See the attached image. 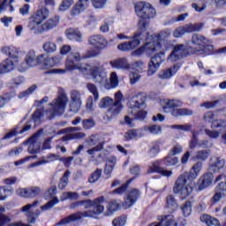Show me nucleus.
<instances>
[{
	"mask_svg": "<svg viewBox=\"0 0 226 226\" xmlns=\"http://www.w3.org/2000/svg\"><path fill=\"white\" fill-rule=\"evenodd\" d=\"M80 61H82V56L79 51L71 52L65 61V69H53L50 71V73L63 75L66 73V72H75V70H79L80 73L87 75V73H89L87 69L90 68V73L95 82L102 86L107 84L109 78L107 77L105 65H103V64L100 63V61H94L86 67L84 64H80Z\"/></svg>",
	"mask_w": 226,
	"mask_h": 226,
	"instance_id": "nucleus-1",
	"label": "nucleus"
},
{
	"mask_svg": "<svg viewBox=\"0 0 226 226\" xmlns=\"http://www.w3.org/2000/svg\"><path fill=\"white\" fill-rule=\"evenodd\" d=\"M49 15L50 11L47 8L37 10L29 19L28 29L34 34H41L59 26V16H54L46 21Z\"/></svg>",
	"mask_w": 226,
	"mask_h": 226,
	"instance_id": "nucleus-2",
	"label": "nucleus"
},
{
	"mask_svg": "<svg viewBox=\"0 0 226 226\" xmlns=\"http://www.w3.org/2000/svg\"><path fill=\"white\" fill-rule=\"evenodd\" d=\"M203 164L201 162H196L191 169L190 173H184L180 175L173 187V192L182 196V199H186L192 195L193 192V183L188 179H197L200 170H202Z\"/></svg>",
	"mask_w": 226,
	"mask_h": 226,
	"instance_id": "nucleus-3",
	"label": "nucleus"
},
{
	"mask_svg": "<svg viewBox=\"0 0 226 226\" xmlns=\"http://www.w3.org/2000/svg\"><path fill=\"white\" fill-rule=\"evenodd\" d=\"M103 202H105V197L101 196L99 198H95L94 200V205L92 210H87L84 212H76L71 214L70 215L63 218L59 222H57L56 226H64L70 225V223H73V222H79V220H82V218H93L94 215H102L103 211H105V207H103Z\"/></svg>",
	"mask_w": 226,
	"mask_h": 226,
	"instance_id": "nucleus-4",
	"label": "nucleus"
},
{
	"mask_svg": "<svg viewBox=\"0 0 226 226\" xmlns=\"http://www.w3.org/2000/svg\"><path fill=\"white\" fill-rule=\"evenodd\" d=\"M146 102V97L141 94H138L131 98L128 102V114L133 116L134 118H131L128 116H125L124 121L128 126H133V121L135 119H139V121H144L147 113L143 110L144 103Z\"/></svg>",
	"mask_w": 226,
	"mask_h": 226,
	"instance_id": "nucleus-5",
	"label": "nucleus"
},
{
	"mask_svg": "<svg viewBox=\"0 0 226 226\" xmlns=\"http://www.w3.org/2000/svg\"><path fill=\"white\" fill-rule=\"evenodd\" d=\"M136 15L140 19L138 24V31L147 34L146 31L149 27V19L156 17L154 7L149 3L139 2L135 5Z\"/></svg>",
	"mask_w": 226,
	"mask_h": 226,
	"instance_id": "nucleus-6",
	"label": "nucleus"
},
{
	"mask_svg": "<svg viewBox=\"0 0 226 226\" xmlns=\"http://www.w3.org/2000/svg\"><path fill=\"white\" fill-rule=\"evenodd\" d=\"M177 163H179V158L171 154L164 159L152 162V165L148 168L147 172V174L156 172L157 174H161V176H164V177H170L172 176V170H165L163 165H166V167H172L177 165Z\"/></svg>",
	"mask_w": 226,
	"mask_h": 226,
	"instance_id": "nucleus-7",
	"label": "nucleus"
},
{
	"mask_svg": "<svg viewBox=\"0 0 226 226\" xmlns=\"http://www.w3.org/2000/svg\"><path fill=\"white\" fill-rule=\"evenodd\" d=\"M191 43L188 50L191 54H195L196 56H204V54H209L213 51V45L207 44V39L204 35L194 34L192 36Z\"/></svg>",
	"mask_w": 226,
	"mask_h": 226,
	"instance_id": "nucleus-8",
	"label": "nucleus"
},
{
	"mask_svg": "<svg viewBox=\"0 0 226 226\" xmlns=\"http://www.w3.org/2000/svg\"><path fill=\"white\" fill-rule=\"evenodd\" d=\"M183 107V102L179 99H168L165 101V104L162 107L163 112L166 114H171L173 117H183L185 116H193L192 109Z\"/></svg>",
	"mask_w": 226,
	"mask_h": 226,
	"instance_id": "nucleus-9",
	"label": "nucleus"
},
{
	"mask_svg": "<svg viewBox=\"0 0 226 226\" xmlns=\"http://www.w3.org/2000/svg\"><path fill=\"white\" fill-rule=\"evenodd\" d=\"M66 103H68V96L65 94H61L55 100L49 103V109L46 112L48 119H54L56 116H61L64 114V109H66Z\"/></svg>",
	"mask_w": 226,
	"mask_h": 226,
	"instance_id": "nucleus-10",
	"label": "nucleus"
},
{
	"mask_svg": "<svg viewBox=\"0 0 226 226\" xmlns=\"http://www.w3.org/2000/svg\"><path fill=\"white\" fill-rule=\"evenodd\" d=\"M123 94L121 92H117L115 94V102L109 97H104L101 100L99 103V107L101 109H107V107H110L109 109V113L112 116H117L121 110H123Z\"/></svg>",
	"mask_w": 226,
	"mask_h": 226,
	"instance_id": "nucleus-11",
	"label": "nucleus"
},
{
	"mask_svg": "<svg viewBox=\"0 0 226 226\" xmlns=\"http://www.w3.org/2000/svg\"><path fill=\"white\" fill-rule=\"evenodd\" d=\"M147 38V34H144L139 30L132 37V41L123 42L117 45L118 50H122V52H128V50H133L136 49L138 45H140V41L146 40Z\"/></svg>",
	"mask_w": 226,
	"mask_h": 226,
	"instance_id": "nucleus-12",
	"label": "nucleus"
},
{
	"mask_svg": "<svg viewBox=\"0 0 226 226\" xmlns=\"http://www.w3.org/2000/svg\"><path fill=\"white\" fill-rule=\"evenodd\" d=\"M158 50H163V48L160 46L158 41L154 37L151 36L148 38L146 44L142 46L137 52L138 54L145 53L147 56H151V54H154V52H158Z\"/></svg>",
	"mask_w": 226,
	"mask_h": 226,
	"instance_id": "nucleus-13",
	"label": "nucleus"
},
{
	"mask_svg": "<svg viewBox=\"0 0 226 226\" xmlns=\"http://www.w3.org/2000/svg\"><path fill=\"white\" fill-rule=\"evenodd\" d=\"M40 193H41V188L38 186L20 188L16 191V195L24 199H35Z\"/></svg>",
	"mask_w": 226,
	"mask_h": 226,
	"instance_id": "nucleus-14",
	"label": "nucleus"
},
{
	"mask_svg": "<svg viewBox=\"0 0 226 226\" xmlns=\"http://www.w3.org/2000/svg\"><path fill=\"white\" fill-rule=\"evenodd\" d=\"M56 192H57V187L56 185H52L48 190L47 194L49 196H47L46 199H51V200L41 207V211H49V209H52L54 206H57V204H59V199H57V197H55Z\"/></svg>",
	"mask_w": 226,
	"mask_h": 226,
	"instance_id": "nucleus-15",
	"label": "nucleus"
},
{
	"mask_svg": "<svg viewBox=\"0 0 226 226\" xmlns=\"http://www.w3.org/2000/svg\"><path fill=\"white\" fill-rule=\"evenodd\" d=\"M40 204V201L35 200L32 204H27L21 207V211L23 213H26V216L27 217V220L29 223H34L36 222V218L40 216V210H35L34 212H30L31 207H36Z\"/></svg>",
	"mask_w": 226,
	"mask_h": 226,
	"instance_id": "nucleus-16",
	"label": "nucleus"
},
{
	"mask_svg": "<svg viewBox=\"0 0 226 226\" xmlns=\"http://www.w3.org/2000/svg\"><path fill=\"white\" fill-rule=\"evenodd\" d=\"M169 38H170V31L162 30L157 34L156 38L154 39L157 41V43L160 44V46L162 48V50H169V49L172 47V42L169 41Z\"/></svg>",
	"mask_w": 226,
	"mask_h": 226,
	"instance_id": "nucleus-17",
	"label": "nucleus"
},
{
	"mask_svg": "<svg viewBox=\"0 0 226 226\" xmlns=\"http://www.w3.org/2000/svg\"><path fill=\"white\" fill-rule=\"evenodd\" d=\"M186 52V46L185 44H177L174 46L173 50L167 57V61L170 63H176V61H180V59L185 56Z\"/></svg>",
	"mask_w": 226,
	"mask_h": 226,
	"instance_id": "nucleus-18",
	"label": "nucleus"
},
{
	"mask_svg": "<svg viewBox=\"0 0 226 226\" xmlns=\"http://www.w3.org/2000/svg\"><path fill=\"white\" fill-rule=\"evenodd\" d=\"M43 57H45V55L41 54L36 56V51L34 49H30L26 54L25 61H26L30 68H34V66H38V64L42 63Z\"/></svg>",
	"mask_w": 226,
	"mask_h": 226,
	"instance_id": "nucleus-19",
	"label": "nucleus"
},
{
	"mask_svg": "<svg viewBox=\"0 0 226 226\" xmlns=\"http://www.w3.org/2000/svg\"><path fill=\"white\" fill-rule=\"evenodd\" d=\"M140 197V191L138 189H131L127 192L126 198L124 199V201L123 203V206L125 209H128V207H132L137 200H139V198Z\"/></svg>",
	"mask_w": 226,
	"mask_h": 226,
	"instance_id": "nucleus-20",
	"label": "nucleus"
},
{
	"mask_svg": "<svg viewBox=\"0 0 226 226\" xmlns=\"http://www.w3.org/2000/svg\"><path fill=\"white\" fill-rule=\"evenodd\" d=\"M215 115L213 112H207L204 116L206 123H211L212 130H226V120H215L213 121Z\"/></svg>",
	"mask_w": 226,
	"mask_h": 226,
	"instance_id": "nucleus-21",
	"label": "nucleus"
},
{
	"mask_svg": "<svg viewBox=\"0 0 226 226\" xmlns=\"http://www.w3.org/2000/svg\"><path fill=\"white\" fill-rule=\"evenodd\" d=\"M181 68V64H176L175 65L169 67L167 69H164L161 71L157 77L161 79L162 80H169V79H172L177 72H179V69Z\"/></svg>",
	"mask_w": 226,
	"mask_h": 226,
	"instance_id": "nucleus-22",
	"label": "nucleus"
},
{
	"mask_svg": "<svg viewBox=\"0 0 226 226\" xmlns=\"http://www.w3.org/2000/svg\"><path fill=\"white\" fill-rule=\"evenodd\" d=\"M88 43L94 47V49H97V50H102L107 47V39L100 34L92 35L88 38Z\"/></svg>",
	"mask_w": 226,
	"mask_h": 226,
	"instance_id": "nucleus-23",
	"label": "nucleus"
},
{
	"mask_svg": "<svg viewBox=\"0 0 226 226\" xmlns=\"http://www.w3.org/2000/svg\"><path fill=\"white\" fill-rule=\"evenodd\" d=\"M1 50L3 54L12 59L15 64L22 60V58L19 56V54H20V50L14 46H4Z\"/></svg>",
	"mask_w": 226,
	"mask_h": 226,
	"instance_id": "nucleus-24",
	"label": "nucleus"
},
{
	"mask_svg": "<svg viewBox=\"0 0 226 226\" xmlns=\"http://www.w3.org/2000/svg\"><path fill=\"white\" fill-rule=\"evenodd\" d=\"M226 198V183L221 182L216 187H215V193L212 197L213 202H220L222 199Z\"/></svg>",
	"mask_w": 226,
	"mask_h": 226,
	"instance_id": "nucleus-25",
	"label": "nucleus"
},
{
	"mask_svg": "<svg viewBox=\"0 0 226 226\" xmlns=\"http://www.w3.org/2000/svg\"><path fill=\"white\" fill-rule=\"evenodd\" d=\"M28 153L30 154H34L36 153H40V147H41V142L38 139V134L34 135L28 140Z\"/></svg>",
	"mask_w": 226,
	"mask_h": 226,
	"instance_id": "nucleus-26",
	"label": "nucleus"
},
{
	"mask_svg": "<svg viewBox=\"0 0 226 226\" xmlns=\"http://www.w3.org/2000/svg\"><path fill=\"white\" fill-rule=\"evenodd\" d=\"M160 226H177L174 215H159L157 218Z\"/></svg>",
	"mask_w": 226,
	"mask_h": 226,
	"instance_id": "nucleus-27",
	"label": "nucleus"
},
{
	"mask_svg": "<svg viewBox=\"0 0 226 226\" xmlns=\"http://www.w3.org/2000/svg\"><path fill=\"white\" fill-rule=\"evenodd\" d=\"M87 8H89V0H79L72 10V15H80Z\"/></svg>",
	"mask_w": 226,
	"mask_h": 226,
	"instance_id": "nucleus-28",
	"label": "nucleus"
},
{
	"mask_svg": "<svg viewBox=\"0 0 226 226\" xmlns=\"http://www.w3.org/2000/svg\"><path fill=\"white\" fill-rule=\"evenodd\" d=\"M213 173H207L203 177H201L199 179V187L198 189L200 191L206 190L207 186H210V185L213 183Z\"/></svg>",
	"mask_w": 226,
	"mask_h": 226,
	"instance_id": "nucleus-29",
	"label": "nucleus"
},
{
	"mask_svg": "<svg viewBox=\"0 0 226 226\" xmlns=\"http://www.w3.org/2000/svg\"><path fill=\"white\" fill-rule=\"evenodd\" d=\"M112 68H116L117 70H130V64L128 63V59L126 58H118L113 60L109 63Z\"/></svg>",
	"mask_w": 226,
	"mask_h": 226,
	"instance_id": "nucleus-30",
	"label": "nucleus"
},
{
	"mask_svg": "<svg viewBox=\"0 0 226 226\" xmlns=\"http://www.w3.org/2000/svg\"><path fill=\"white\" fill-rule=\"evenodd\" d=\"M15 68V60L5 59L0 64V73H10Z\"/></svg>",
	"mask_w": 226,
	"mask_h": 226,
	"instance_id": "nucleus-31",
	"label": "nucleus"
},
{
	"mask_svg": "<svg viewBox=\"0 0 226 226\" xmlns=\"http://www.w3.org/2000/svg\"><path fill=\"white\" fill-rule=\"evenodd\" d=\"M59 63H61V57L59 56L47 57L44 59L42 67L44 70H50V68H54V66H57Z\"/></svg>",
	"mask_w": 226,
	"mask_h": 226,
	"instance_id": "nucleus-32",
	"label": "nucleus"
},
{
	"mask_svg": "<svg viewBox=\"0 0 226 226\" xmlns=\"http://www.w3.org/2000/svg\"><path fill=\"white\" fill-rule=\"evenodd\" d=\"M65 34L71 41H82V34L78 29L70 28L66 30Z\"/></svg>",
	"mask_w": 226,
	"mask_h": 226,
	"instance_id": "nucleus-33",
	"label": "nucleus"
},
{
	"mask_svg": "<svg viewBox=\"0 0 226 226\" xmlns=\"http://www.w3.org/2000/svg\"><path fill=\"white\" fill-rule=\"evenodd\" d=\"M225 167V159L222 157H214L211 159L210 169L211 170H220V169H223Z\"/></svg>",
	"mask_w": 226,
	"mask_h": 226,
	"instance_id": "nucleus-34",
	"label": "nucleus"
},
{
	"mask_svg": "<svg viewBox=\"0 0 226 226\" xmlns=\"http://www.w3.org/2000/svg\"><path fill=\"white\" fill-rule=\"evenodd\" d=\"M177 200L174 198V196L170 195L166 198V209L170 213H175V211H177Z\"/></svg>",
	"mask_w": 226,
	"mask_h": 226,
	"instance_id": "nucleus-35",
	"label": "nucleus"
},
{
	"mask_svg": "<svg viewBox=\"0 0 226 226\" xmlns=\"http://www.w3.org/2000/svg\"><path fill=\"white\" fill-rule=\"evenodd\" d=\"M201 222L206 223L207 226H220V221L218 219L209 215H203L200 216Z\"/></svg>",
	"mask_w": 226,
	"mask_h": 226,
	"instance_id": "nucleus-36",
	"label": "nucleus"
},
{
	"mask_svg": "<svg viewBox=\"0 0 226 226\" xmlns=\"http://www.w3.org/2000/svg\"><path fill=\"white\" fill-rule=\"evenodd\" d=\"M185 33H199L204 27V23L188 24L184 26Z\"/></svg>",
	"mask_w": 226,
	"mask_h": 226,
	"instance_id": "nucleus-37",
	"label": "nucleus"
},
{
	"mask_svg": "<svg viewBox=\"0 0 226 226\" xmlns=\"http://www.w3.org/2000/svg\"><path fill=\"white\" fill-rule=\"evenodd\" d=\"M211 154V150H199L196 152L195 156L192 157L193 160H200L201 162H206Z\"/></svg>",
	"mask_w": 226,
	"mask_h": 226,
	"instance_id": "nucleus-38",
	"label": "nucleus"
},
{
	"mask_svg": "<svg viewBox=\"0 0 226 226\" xmlns=\"http://www.w3.org/2000/svg\"><path fill=\"white\" fill-rule=\"evenodd\" d=\"M79 192H64L62 193L60 200H79Z\"/></svg>",
	"mask_w": 226,
	"mask_h": 226,
	"instance_id": "nucleus-39",
	"label": "nucleus"
},
{
	"mask_svg": "<svg viewBox=\"0 0 226 226\" xmlns=\"http://www.w3.org/2000/svg\"><path fill=\"white\" fill-rule=\"evenodd\" d=\"M42 49L46 54H54L57 50V45L53 41H46L42 45Z\"/></svg>",
	"mask_w": 226,
	"mask_h": 226,
	"instance_id": "nucleus-40",
	"label": "nucleus"
},
{
	"mask_svg": "<svg viewBox=\"0 0 226 226\" xmlns=\"http://www.w3.org/2000/svg\"><path fill=\"white\" fill-rule=\"evenodd\" d=\"M85 142L90 147L93 146H96V144H97V146H98V144H103V142H102V140H101L100 135H96V134H92L91 136L85 139Z\"/></svg>",
	"mask_w": 226,
	"mask_h": 226,
	"instance_id": "nucleus-41",
	"label": "nucleus"
},
{
	"mask_svg": "<svg viewBox=\"0 0 226 226\" xmlns=\"http://www.w3.org/2000/svg\"><path fill=\"white\" fill-rule=\"evenodd\" d=\"M161 50L162 51L154 55L150 60L154 64H158V66H161L163 61H165V50L163 49H161Z\"/></svg>",
	"mask_w": 226,
	"mask_h": 226,
	"instance_id": "nucleus-42",
	"label": "nucleus"
},
{
	"mask_svg": "<svg viewBox=\"0 0 226 226\" xmlns=\"http://www.w3.org/2000/svg\"><path fill=\"white\" fill-rule=\"evenodd\" d=\"M144 132H148L152 135H158L159 133H162V127L160 125H145L143 127Z\"/></svg>",
	"mask_w": 226,
	"mask_h": 226,
	"instance_id": "nucleus-43",
	"label": "nucleus"
},
{
	"mask_svg": "<svg viewBox=\"0 0 226 226\" xmlns=\"http://www.w3.org/2000/svg\"><path fill=\"white\" fill-rule=\"evenodd\" d=\"M70 177V171L67 170L64 173L63 177L60 178V182L58 183V189L64 190L68 186Z\"/></svg>",
	"mask_w": 226,
	"mask_h": 226,
	"instance_id": "nucleus-44",
	"label": "nucleus"
},
{
	"mask_svg": "<svg viewBox=\"0 0 226 226\" xmlns=\"http://www.w3.org/2000/svg\"><path fill=\"white\" fill-rule=\"evenodd\" d=\"M170 128H171V130H178V132H192V128H193V125H192L191 124H173L170 125Z\"/></svg>",
	"mask_w": 226,
	"mask_h": 226,
	"instance_id": "nucleus-45",
	"label": "nucleus"
},
{
	"mask_svg": "<svg viewBox=\"0 0 226 226\" xmlns=\"http://www.w3.org/2000/svg\"><path fill=\"white\" fill-rule=\"evenodd\" d=\"M86 137V133L84 132H71L67 134L66 136H64L62 138V140L66 141V140H73L75 139H84Z\"/></svg>",
	"mask_w": 226,
	"mask_h": 226,
	"instance_id": "nucleus-46",
	"label": "nucleus"
},
{
	"mask_svg": "<svg viewBox=\"0 0 226 226\" xmlns=\"http://www.w3.org/2000/svg\"><path fill=\"white\" fill-rule=\"evenodd\" d=\"M6 209L4 207H0V226L8 225L11 222V218L6 215H3Z\"/></svg>",
	"mask_w": 226,
	"mask_h": 226,
	"instance_id": "nucleus-47",
	"label": "nucleus"
},
{
	"mask_svg": "<svg viewBox=\"0 0 226 226\" xmlns=\"http://www.w3.org/2000/svg\"><path fill=\"white\" fill-rule=\"evenodd\" d=\"M71 102H77L82 103V93L79 90H72L70 92Z\"/></svg>",
	"mask_w": 226,
	"mask_h": 226,
	"instance_id": "nucleus-48",
	"label": "nucleus"
},
{
	"mask_svg": "<svg viewBox=\"0 0 226 226\" xmlns=\"http://www.w3.org/2000/svg\"><path fill=\"white\" fill-rule=\"evenodd\" d=\"M14 66H16L18 71L20 72L21 73H24V72H27V70H29V68H31V66L27 63V61H26V60H24L22 62H20V60H19V63L14 64Z\"/></svg>",
	"mask_w": 226,
	"mask_h": 226,
	"instance_id": "nucleus-49",
	"label": "nucleus"
},
{
	"mask_svg": "<svg viewBox=\"0 0 226 226\" xmlns=\"http://www.w3.org/2000/svg\"><path fill=\"white\" fill-rule=\"evenodd\" d=\"M123 206V203L118 200H111L108 205V211L110 213H116Z\"/></svg>",
	"mask_w": 226,
	"mask_h": 226,
	"instance_id": "nucleus-50",
	"label": "nucleus"
},
{
	"mask_svg": "<svg viewBox=\"0 0 226 226\" xmlns=\"http://www.w3.org/2000/svg\"><path fill=\"white\" fill-rule=\"evenodd\" d=\"M11 193H13L12 188L0 187V200H6L8 195H11Z\"/></svg>",
	"mask_w": 226,
	"mask_h": 226,
	"instance_id": "nucleus-51",
	"label": "nucleus"
},
{
	"mask_svg": "<svg viewBox=\"0 0 226 226\" xmlns=\"http://www.w3.org/2000/svg\"><path fill=\"white\" fill-rule=\"evenodd\" d=\"M12 99L13 95L10 94L0 95V109H4V107L8 103V102H11Z\"/></svg>",
	"mask_w": 226,
	"mask_h": 226,
	"instance_id": "nucleus-52",
	"label": "nucleus"
},
{
	"mask_svg": "<svg viewBox=\"0 0 226 226\" xmlns=\"http://www.w3.org/2000/svg\"><path fill=\"white\" fill-rule=\"evenodd\" d=\"M160 66L154 63H153L151 60L148 63V70H147V75L148 77H152L154 73H156L159 70Z\"/></svg>",
	"mask_w": 226,
	"mask_h": 226,
	"instance_id": "nucleus-53",
	"label": "nucleus"
},
{
	"mask_svg": "<svg viewBox=\"0 0 226 226\" xmlns=\"http://www.w3.org/2000/svg\"><path fill=\"white\" fill-rule=\"evenodd\" d=\"M87 87L88 89V91H90V93H92V94L94 95V99L95 102H98V88L96 87V85L93 84V83H88L87 85Z\"/></svg>",
	"mask_w": 226,
	"mask_h": 226,
	"instance_id": "nucleus-54",
	"label": "nucleus"
},
{
	"mask_svg": "<svg viewBox=\"0 0 226 226\" xmlns=\"http://www.w3.org/2000/svg\"><path fill=\"white\" fill-rule=\"evenodd\" d=\"M82 125L85 130H91V128H94L96 122L93 118H88L83 120Z\"/></svg>",
	"mask_w": 226,
	"mask_h": 226,
	"instance_id": "nucleus-55",
	"label": "nucleus"
},
{
	"mask_svg": "<svg viewBox=\"0 0 226 226\" xmlns=\"http://www.w3.org/2000/svg\"><path fill=\"white\" fill-rule=\"evenodd\" d=\"M184 216H190L192 215V202L186 201L185 205L181 207Z\"/></svg>",
	"mask_w": 226,
	"mask_h": 226,
	"instance_id": "nucleus-56",
	"label": "nucleus"
},
{
	"mask_svg": "<svg viewBox=\"0 0 226 226\" xmlns=\"http://www.w3.org/2000/svg\"><path fill=\"white\" fill-rule=\"evenodd\" d=\"M41 117H43V114L41 111H40V109H37L32 115V121L34 123V124H40V123H41Z\"/></svg>",
	"mask_w": 226,
	"mask_h": 226,
	"instance_id": "nucleus-57",
	"label": "nucleus"
},
{
	"mask_svg": "<svg viewBox=\"0 0 226 226\" xmlns=\"http://www.w3.org/2000/svg\"><path fill=\"white\" fill-rule=\"evenodd\" d=\"M70 110L71 112H73L74 114H77L79 110H80V107H82V102H77L75 101H70Z\"/></svg>",
	"mask_w": 226,
	"mask_h": 226,
	"instance_id": "nucleus-58",
	"label": "nucleus"
},
{
	"mask_svg": "<svg viewBox=\"0 0 226 226\" xmlns=\"http://www.w3.org/2000/svg\"><path fill=\"white\" fill-rule=\"evenodd\" d=\"M72 4H73V0H63L59 7L60 11H66L67 10H70V8H72Z\"/></svg>",
	"mask_w": 226,
	"mask_h": 226,
	"instance_id": "nucleus-59",
	"label": "nucleus"
},
{
	"mask_svg": "<svg viewBox=\"0 0 226 226\" xmlns=\"http://www.w3.org/2000/svg\"><path fill=\"white\" fill-rule=\"evenodd\" d=\"M137 137H140V134L139 133V130H130L125 133V139L127 140L137 139Z\"/></svg>",
	"mask_w": 226,
	"mask_h": 226,
	"instance_id": "nucleus-60",
	"label": "nucleus"
},
{
	"mask_svg": "<svg viewBox=\"0 0 226 226\" xmlns=\"http://www.w3.org/2000/svg\"><path fill=\"white\" fill-rule=\"evenodd\" d=\"M205 133L206 135H207V137H209V139H220V134L222 133V132L206 129Z\"/></svg>",
	"mask_w": 226,
	"mask_h": 226,
	"instance_id": "nucleus-61",
	"label": "nucleus"
},
{
	"mask_svg": "<svg viewBox=\"0 0 226 226\" xmlns=\"http://www.w3.org/2000/svg\"><path fill=\"white\" fill-rule=\"evenodd\" d=\"M185 34H186V30L185 28V26L177 27L173 32L174 38H182L183 36H185Z\"/></svg>",
	"mask_w": 226,
	"mask_h": 226,
	"instance_id": "nucleus-62",
	"label": "nucleus"
},
{
	"mask_svg": "<svg viewBox=\"0 0 226 226\" xmlns=\"http://www.w3.org/2000/svg\"><path fill=\"white\" fill-rule=\"evenodd\" d=\"M158 153H160V142H155L150 148L149 154L152 158H154V156H156Z\"/></svg>",
	"mask_w": 226,
	"mask_h": 226,
	"instance_id": "nucleus-63",
	"label": "nucleus"
},
{
	"mask_svg": "<svg viewBox=\"0 0 226 226\" xmlns=\"http://www.w3.org/2000/svg\"><path fill=\"white\" fill-rule=\"evenodd\" d=\"M113 226H124L126 225V217L120 216L113 220Z\"/></svg>",
	"mask_w": 226,
	"mask_h": 226,
	"instance_id": "nucleus-64",
	"label": "nucleus"
}]
</instances>
